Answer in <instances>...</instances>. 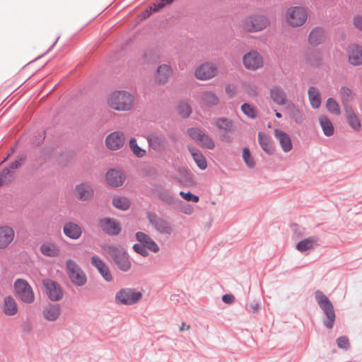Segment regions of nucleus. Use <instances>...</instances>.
I'll list each match as a JSON object with an SVG mask.
<instances>
[{
    "instance_id": "nucleus-62",
    "label": "nucleus",
    "mask_w": 362,
    "mask_h": 362,
    "mask_svg": "<svg viewBox=\"0 0 362 362\" xmlns=\"http://www.w3.org/2000/svg\"><path fill=\"white\" fill-rule=\"evenodd\" d=\"M275 115L278 118H281L282 117V115L280 112H275Z\"/></svg>"
},
{
    "instance_id": "nucleus-32",
    "label": "nucleus",
    "mask_w": 362,
    "mask_h": 362,
    "mask_svg": "<svg viewBox=\"0 0 362 362\" xmlns=\"http://www.w3.org/2000/svg\"><path fill=\"white\" fill-rule=\"evenodd\" d=\"M214 124L220 131L225 132H232L234 129V124L233 121L226 117L215 118Z\"/></svg>"
},
{
    "instance_id": "nucleus-7",
    "label": "nucleus",
    "mask_w": 362,
    "mask_h": 362,
    "mask_svg": "<svg viewBox=\"0 0 362 362\" xmlns=\"http://www.w3.org/2000/svg\"><path fill=\"white\" fill-rule=\"evenodd\" d=\"M142 298V293L132 288H124L115 294V300L118 305H133Z\"/></svg>"
},
{
    "instance_id": "nucleus-13",
    "label": "nucleus",
    "mask_w": 362,
    "mask_h": 362,
    "mask_svg": "<svg viewBox=\"0 0 362 362\" xmlns=\"http://www.w3.org/2000/svg\"><path fill=\"white\" fill-rule=\"evenodd\" d=\"M45 293L51 301H59L62 299L64 293L61 286L55 281L49 279L42 280Z\"/></svg>"
},
{
    "instance_id": "nucleus-28",
    "label": "nucleus",
    "mask_w": 362,
    "mask_h": 362,
    "mask_svg": "<svg viewBox=\"0 0 362 362\" xmlns=\"http://www.w3.org/2000/svg\"><path fill=\"white\" fill-rule=\"evenodd\" d=\"M2 310L7 316H13L18 313V308L17 303L11 296H8L4 298Z\"/></svg>"
},
{
    "instance_id": "nucleus-35",
    "label": "nucleus",
    "mask_w": 362,
    "mask_h": 362,
    "mask_svg": "<svg viewBox=\"0 0 362 362\" xmlns=\"http://www.w3.org/2000/svg\"><path fill=\"white\" fill-rule=\"evenodd\" d=\"M319 121L324 134L327 136H332L334 132V128L328 117L325 115L321 116Z\"/></svg>"
},
{
    "instance_id": "nucleus-52",
    "label": "nucleus",
    "mask_w": 362,
    "mask_h": 362,
    "mask_svg": "<svg viewBox=\"0 0 362 362\" xmlns=\"http://www.w3.org/2000/svg\"><path fill=\"white\" fill-rule=\"evenodd\" d=\"M353 24L356 29L362 31V14H358L354 17Z\"/></svg>"
},
{
    "instance_id": "nucleus-1",
    "label": "nucleus",
    "mask_w": 362,
    "mask_h": 362,
    "mask_svg": "<svg viewBox=\"0 0 362 362\" xmlns=\"http://www.w3.org/2000/svg\"><path fill=\"white\" fill-rule=\"evenodd\" d=\"M101 248L105 253L109 255L110 259L119 270L126 272L130 269L132 263L129 255L122 247L112 244H103Z\"/></svg>"
},
{
    "instance_id": "nucleus-59",
    "label": "nucleus",
    "mask_w": 362,
    "mask_h": 362,
    "mask_svg": "<svg viewBox=\"0 0 362 362\" xmlns=\"http://www.w3.org/2000/svg\"><path fill=\"white\" fill-rule=\"evenodd\" d=\"M222 140H224V141H226L227 142H230L231 141V138L228 135L223 134L222 136Z\"/></svg>"
},
{
    "instance_id": "nucleus-50",
    "label": "nucleus",
    "mask_w": 362,
    "mask_h": 362,
    "mask_svg": "<svg viewBox=\"0 0 362 362\" xmlns=\"http://www.w3.org/2000/svg\"><path fill=\"white\" fill-rule=\"evenodd\" d=\"M133 250L142 257H147L148 255V249H146L144 245L141 243H136L133 245Z\"/></svg>"
},
{
    "instance_id": "nucleus-46",
    "label": "nucleus",
    "mask_w": 362,
    "mask_h": 362,
    "mask_svg": "<svg viewBox=\"0 0 362 362\" xmlns=\"http://www.w3.org/2000/svg\"><path fill=\"white\" fill-rule=\"evenodd\" d=\"M241 110H242L243 112L245 115H247L249 118L255 119L257 117L256 110L254 108V107H252L250 104L246 103H243L241 105Z\"/></svg>"
},
{
    "instance_id": "nucleus-63",
    "label": "nucleus",
    "mask_w": 362,
    "mask_h": 362,
    "mask_svg": "<svg viewBox=\"0 0 362 362\" xmlns=\"http://www.w3.org/2000/svg\"><path fill=\"white\" fill-rule=\"evenodd\" d=\"M44 139H45V136H43V138L41 139V141L38 142V144H40L41 143H42Z\"/></svg>"
},
{
    "instance_id": "nucleus-41",
    "label": "nucleus",
    "mask_w": 362,
    "mask_h": 362,
    "mask_svg": "<svg viewBox=\"0 0 362 362\" xmlns=\"http://www.w3.org/2000/svg\"><path fill=\"white\" fill-rule=\"evenodd\" d=\"M129 148L137 157L141 158L146 154V151L139 147L135 138H131Z\"/></svg>"
},
{
    "instance_id": "nucleus-5",
    "label": "nucleus",
    "mask_w": 362,
    "mask_h": 362,
    "mask_svg": "<svg viewBox=\"0 0 362 362\" xmlns=\"http://www.w3.org/2000/svg\"><path fill=\"white\" fill-rule=\"evenodd\" d=\"M16 296L23 303L31 304L35 301L33 290L28 282L23 279H17L13 284Z\"/></svg>"
},
{
    "instance_id": "nucleus-44",
    "label": "nucleus",
    "mask_w": 362,
    "mask_h": 362,
    "mask_svg": "<svg viewBox=\"0 0 362 362\" xmlns=\"http://www.w3.org/2000/svg\"><path fill=\"white\" fill-rule=\"evenodd\" d=\"M327 108L329 112L335 115H339L341 114L339 104L332 98L327 100Z\"/></svg>"
},
{
    "instance_id": "nucleus-58",
    "label": "nucleus",
    "mask_w": 362,
    "mask_h": 362,
    "mask_svg": "<svg viewBox=\"0 0 362 362\" xmlns=\"http://www.w3.org/2000/svg\"><path fill=\"white\" fill-rule=\"evenodd\" d=\"M182 211L185 214L190 215L193 212V208L191 205L188 204L186 207L182 209Z\"/></svg>"
},
{
    "instance_id": "nucleus-51",
    "label": "nucleus",
    "mask_w": 362,
    "mask_h": 362,
    "mask_svg": "<svg viewBox=\"0 0 362 362\" xmlns=\"http://www.w3.org/2000/svg\"><path fill=\"white\" fill-rule=\"evenodd\" d=\"M337 344L339 348L345 350H348L350 346L349 339L346 336L339 337L337 339Z\"/></svg>"
},
{
    "instance_id": "nucleus-26",
    "label": "nucleus",
    "mask_w": 362,
    "mask_h": 362,
    "mask_svg": "<svg viewBox=\"0 0 362 362\" xmlns=\"http://www.w3.org/2000/svg\"><path fill=\"white\" fill-rule=\"evenodd\" d=\"M42 315L45 320L50 322L56 321L61 315V306L59 304H48L44 307Z\"/></svg>"
},
{
    "instance_id": "nucleus-11",
    "label": "nucleus",
    "mask_w": 362,
    "mask_h": 362,
    "mask_svg": "<svg viewBox=\"0 0 362 362\" xmlns=\"http://www.w3.org/2000/svg\"><path fill=\"white\" fill-rule=\"evenodd\" d=\"M153 191L156 193L158 198L163 203L170 206L175 210L180 209V205L182 202L175 197L170 189L165 188L161 185H156L153 187Z\"/></svg>"
},
{
    "instance_id": "nucleus-21",
    "label": "nucleus",
    "mask_w": 362,
    "mask_h": 362,
    "mask_svg": "<svg viewBox=\"0 0 362 362\" xmlns=\"http://www.w3.org/2000/svg\"><path fill=\"white\" fill-rule=\"evenodd\" d=\"M105 179L110 186L117 187L123 185L125 175L120 170L110 169L107 172Z\"/></svg>"
},
{
    "instance_id": "nucleus-9",
    "label": "nucleus",
    "mask_w": 362,
    "mask_h": 362,
    "mask_svg": "<svg viewBox=\"0 0 362 362\" xmlns=\"http://www.w3.org/2000/svg\"><path fill=\"white\" fill-rule=\"evenodd\" d=\"M244 68L248 71H257L264 65L263 56L257 50L252 49L245 53L242 58Z\"/></svg>"
},
{
    "instance_id": "nucleus-55",
    "label": "nucleus",
    "mask_w": 362,
    "mask_h": 362,
    "mask_svg": "<svg viewBox=\"0 0 362 362\" xmlns=\"http://www.w3.org/2000/svg\"><path fill=\"white\" fill-rule=\"evenodd\" d=\"M24 333L30 334L33 331V325L30 322L26 321L21 326Z\"/></svg>"
},
{
    "instance_id": "nucleus-49",
    "label": "nucleus",
    "mask_w": 362,
    "mask_h": 362,
    "mask_svg": "<svg viewBox=\"0 0 362 362\" xmlns=\"http://www.w3.org/2000/svg\"><path fill=\"white\" fill-rule=\"evenodd\" d=\"M179 194L182 197V198L187 202L197 203L199 201V197L190 192H185L181 191L180 192Z\"/></svg>"
},
{
    "instance_id": "nucleus-20",
    "label": "nucleus",
    "mask_w": 362,
    "mask_h": 362,
    "mask_svg": "<svg viewBox=\"0 0 362 362\" xmlns=\"http://www.w3.org/2000/svg\"><path fill=\"white\" fill-rule=\"evenodd\" d=\"M90 263L94 267L103 279L107 282L112 280V276L108 266L98 256H93L90 259Z\"/></svg>"
},
{
    "instance_id": "nucleus-25",
    "label": "nucleus",
    "mask_w": 362,
    "mask_h": 362,
    "mask_svg": "<svg viewBox=\"0 0 362 362\" xmlns=\"http://www.w3.org/2000/svg\"><path fill=\"white\" fill-rule=\"evenodd\" d=\"M136 238L148 250L155 253L159 251L160 247L148 235L139 231L136 233Z\"/></svg>"
},
{
    "instance_id": "nucleus-23",
    "label": "nucleus",
    "mask_w": 362,
    "mask_h": 362,
    "mask_svg": "<svg viewBox=\"0 0 362 362\" xmlns=\"http://www.w3.org/2000/svg\"><path fill=\"white\" fill-rule=\"evenodd\" d=\"M326 40V33L322 27H315L312 29L308 35V43L313 47H316L323 43Z\"/></svg>"
},
{
    "instance_id": "nucleus-53",
    "label": "nucleus",
    "mask_w": 362,
    "mask_h": 362,
    "mask_svg": "<svg viewBox=\"0 0 362 362\" xmlns=\"http://www.w3.org/2000/svg\"><path fill=\"white\" fill-rule=\"evenodd\" d=\"M259 308V303L253 301L251 303L246 305V310L250 313H255L258 311Z\"/></svg>"
},
{
    "instance_id": "nucleus-40",
    "label": "nucleus",
    "mask_w": 362,
    "mask_h": 362,
    "mask_svg": "<svg viewBox=\"0 0 362 362\" xmlns=\"http://www.w3.org/2000/svg\"><path fill=\"white\" fill-rule=\"evenodd\" d=\"M177 112L182 117L187 118L192 112V108L187 103L182 101L177 106Z\"/></svg>"
},
{
    "instance_id": "nucleus-34",
    "label": "nucleus",
    "mask_w": 362,
    "mask_h": 362,
    "mask_svg": "<svg viewBox=\"0 0 362 362\" xmlns=\"http://www.w3.org/2000/svg\"><path fill=\"white\" fill-rule=\"evenodd\" d=\"M258 141L262 148L268 154H272L274 151V148L270 142L269 136L262 132L258 133Z\"/></svg>"
},
{
    "instance_id": "nucleus-39",
    "label": "nucleus",
    "mask_w": 362,
    "mask_h": 362,
    "mask_svg": "<svg viewBox=\"0 0 362 362\" xmlns=\"http://www.w3.org/2000/svg\"><path fill=\"white\" fill-rule=\"evenodd\" d=\"M190 152L197 166L201 170H205L207 167V163L204 157L197 150H190Z\"/></svg>"
},
{
    "instance_id": "nucleus-43",
    "label": "nucleus",
    "mask_w": 362,
    "mask_h": 362,
    "mask_svg": "<svg viewBox=\"0 0 362 362\" xmlns=\"http://www.w3.org/2000/svg\"><path fill=\"white\" fill-rule=\"evenodd\" d=\"M243 159L249 168H253L255 166V162L251 156L249 148L247 147L243 149Z\"/></svg>"
},
{
    "instance_id": "nucleus-31",
    "label": "nucleus",
    "mask_w": 362,
    "mask_h": 362,
    "mask_svg": "<svg viewBox=\"0 0 362 362\" xmlns=\"http://www.w3.org/2000/svg\"><path fill=\"white\" fill-rule=\"evenodd\" d=\"M64 233L69 238L76 240L80 238L82 234L81 228L76 223L73 222L66 223L64 226Z\"/></svg>"
},
{
    "instance_id": "nucleus-27",
    "label": "nucleus",
    "mask_w": 362,
    "mask_h": 362,
    "mask_svg": "<svg viewBox=\"0 0 362 362\" xmlns=\"http://www.w3.org/2000/svg\"><path fill=\"white\" fill-rule=\"evenodd\" d=\"M13 229L7 226H0V249L6 248L13 240Z\"/></svg>"
},
{
    "instance_id": "nucleus-48",
    "label": "nucleus",
    "mask_w": 362,
    "mask_h": 362,
    "mask_svg": "<svg viewBox=\"0 0 362 362\" xmlns=\"http://www.w3.org/2000/svg\"><path fill=\"white\" fill-rule=\"evenodd\" d=\"M270 97L279 105H284L286 103L284 92H270Z\"/></svg>"
},
{
    "instance_id": "nucleus-15",
    "label": "nucleus",
    "mask_w": 362,
    "mask_h": 362,
    "mask_svg": "<svg viewBox=\"0 0 362 362\" xmlns=\"http://www.w3.org/2000/svg\"><path fill=\"white\" fill-rule=\"evenodd\" d=\"M100 229L110 236H115L120 233L121 227L119 223L110 217L100 218L98 221Z\"/></svg>"
},
{
    "instance_id": "nucleus-60",
    "label": "nucleus",
    "mask_w": 362,
    "mask_h": 362,
    "mask_svg": "<svg viewBox=\"0 0 362 362\" xmlns=\"http://www.w3.org/2000/svg\"><path fill=\"white\" fill-rule=\"evenodd\" d=\"M189 325H185V324L183 322L182 324V325L180 327V331H182L184 329H189Z\"/></svg>"
},
{
    "instance_id": "nucleus-22",
    "label": "nucleus",
    "mask_w": 362,
    "mask_h": 362,
    "mask_svg": "<svg viewBox=\"0 0 362 362\" xmlns=\"http://www.w3.org/2000/svg\"><path fill=\"white\" fill-rule=\"evenodd\" d=\"M75 195L81 201H88L94 195L92 186L88 183H81L76 186Z\"/></svg>"
},
{
    "instance_id": "nucleus-54",
    "label": "nucleus",
    "mask_w": 362,
    "mask_h": 362,
    "mask_svg": "<svg viewBox=\"0 0 362 362\" xmlns=\"http://www.w3.org/2000/svg\"><path fill=\"white\" fill-rule=\"evenodd\" d=\"M341 100L345 106L346 105H348L347 103L349 100H351V98L353 97V92H341Z\"/></svg>"
},
{
    "instance_id": "nucleus-17",
    "label": "nucleus",
    "mask_w": 362,
    "mask_h": 362,
    "mask_svg": "<svg viewBox=\"0 0 362 362\" xmlns=\"http://www.w3.org/2000/svg\"><path fill=\"white\" fill-rule=\"evenodd\" d=\"M125 138L122 132H114L110 134L105 139V144L107 148L116 151L123 146Z\"/></svg>"
},
{
    "instance_id": "nucleus-19",
    "label": "nucleus",
    "mask_w": 362,
    "mask_h": 362,
    "mask_svg": "<svg viewBox=\"0 0 362 362\" xmlns=\"http://www.w3.org/2000/svg\"><path fill=\"white\" fill-rule=\"evenodd\" d=\"M348 62L354 66L362 64V46L351 44L347 48Z\"/></svg>"
},
{
    "instance_id": "nucleus-24",
    "label": "nucleus",
    "mask_w": 362,
    "mask_h": 362,
    "mask_svg": "<svg viewBox=\"0 0 362 362\" xmlns=\"http://www.w3.org/2000/svg\"><path fill=\"white\" fill-rule=\"evenodd\" d=\"M274 134L284 152H289L292 149L293 144L291 139L287 133L279 129H275L274 130Z\"/></svg>"
},
{
    "instance_id": "nucleus-6",
    "label": "nucleus",
    "mask_w": 362,
    "mask_h": 362,
    "mask_svg": "<svg viewBox=\"0 0 362 362\" xmlns=\"http://www.w3.org/2000/svg\"><path fill=\"white\" fill-rule=\"evenodd\" d=\"M67 274L71 281L77 286H83L87 282V276L76 262L69 259L65 262Z\"/></svg>"
},
{
    "instance_id": "nucleus-64",
    "label": "nucleus",
    "mask_w": 362,
    "mask_h": 362,
    "mask_svg": "<svg viewBox=\"0 0 362 362\" xmlns=\"http://www.w3.org/2000/svg\"><path fill=\"white\" fill-rule=\"evenodd\" d=\"M228 93H232V94H230V97L234 96V93H235V92H228Z\"/></svg>"
},
{
    "instance_id": "nucleus-18",
    "label": "nucleus",
    "mask_w": 362,
    "mask_h": 362,
    "mask_svg": "<svg viewBox=\"0 0 362 362\" xmlns=\"http://www.w3.org/2000/svg\"><path fill=\"white\" fill-rule=\"evenodd\" d=\"M25 160L24 156H21L13 162L11 163L8 167L4 168L0 173V186L6 182H10L13 177V173L11 170L18 168Z\"/></svg>"
},
{
    "instance_id": "nucleus-30",
    "label": "nucleus",
    "mask_w": 362,
    "mask_h": 362,
    "mask_svg": "<svg viewBox=\"0 0 362 362\" xmlns=\"http://www.w3.org/2000/svg\"><path fill=\"white\" fill-rule=\"evenodd\" d=\"M40 252L45 256L49 257H57L60 255L59 247L54 243L45 242L40 246Z\"/></svg>"
},
{
    "instance_id": "nucleus-4",
    "label": "nucleus",
    "mask_w": 362,
    "mask_h": 362,
    "mask_svg": "<svg viewBox=\"0 0 362 362\" xmlns=\"http://www.w3.org/2000/svg\"><path fill=\"white\" fill-rule=\"evenodd\" d=\"M107 102L111 108L119 111H125L133 106L134 95L130 92H112Z\"/></svg>"
},
{
    "instance_id": "nucleus-61",
    "label": "nucleus",
    "mask_w": 362,
    "mask_h": 362,
    "mask_svg": "<svg viewBox=\"0 0 362 362\" xmlns=\"http://www.w3.org/2000/svg\"><path fill=\"white\" fill-rule=\"evenodd\" d=\"M177 297H178V296H177V295H172L170 296V300H178Z\"/></svg>"
},
{
    "instance_id": "nucleus-2",
    "label": "nucleus",
    "mask_w": 362,
    "mask_h": 362,
    "mask_svg": "<svg viewBox=\"0 0 362 362\" xmlns=\"http://www.w3.org/2000/svg\"><path fill=\"white\" fill-rule=\"evenodd\" d=\"M308 18V10L302 6H293L288 8L284 13V21L291 28L303 26Z\"/></svg>"
},
{
    "instance_id": "nucleus-57",
    "label": "nucleus",
    "mask_w": 362,
    "mask_h": 362,
    "mask_svg": "<svg viewBox=\"0 0 362 362\" xmlns=\"http://www.w3.org/2000/svg\"><path fill=\"white\" fill-rule=\"evenodd\" d=\"M234 299L235 298L232 294H225L222 296V300L227 304L232 303Z\"/></svg>"
},
{
    "instance_id": "nucleus-38",
    "label": "nucleus",
    "mask_w": 362,
    "mask_h": 362,
    "mask_svg": "<svg viewBox=\"0 0 362 362\" xmlns=\"http://www.w3.org/2000/svg\"><path fill=\"white\" fill-rule=\"evenodd\" d=\"M202 100L203 103L209 107L214 106L218 103V98L214 92H203Z\"/></svg>"
},
{
    "instance_id": "nucleus-47",
    "label": "nucleus",
    "mask_w": 362,
    "mask_h": 362,
    "mask_svg": "<svg viewBox=\"0 0 362 362\" xmlns=\"http://www.w3.org/2000/svg\"><path fill=\"white\" fill-rule=\"evenodd\" d=\"M204 133L203 131L196 127H191L187 129L189 136L197 143H198Z\"/></svg>"
},
{
    "instance_id": "nucleus-12",
    "label": "nucleus",
    "mask_w": 362,
    "mask_h": 362,
    "mask_svg": "<svg viewBox=\"0 0 362 362\" xmlns=\"http://www.w3.org/2000/svg\"><path fill=\"white\" fill-rule=\"evenodd\" d=\"M269 25L267 17L263 15H256L247 17L243 22V28L250 33L259 32Z\"/></svg>"
},
{
    "instance_id": "nucleus-10",
    "label": "nucleus",
    "mask_w": 362,
    "mask_h": 362,
    "mask_svg": "<svg viewBox=\"0 0 362 362\" xmlns=\"http://www.w3.org/2000/svg\"><path fill=\"white\" fill-rule=\"evenodd\" d=\"M146 218L149 224L158 233L163 235H170L173 232V227L169 221L163 217L159 216L155 212H147Z\"/></svg>"
},
{
    "instance_id": "nucleus-8",
    "label": "nucleus",
    "mask_w": 362,
    "mask_h": 362,
    "mask_svg": "<svg viewBox=\"0 0 362 362\" xmlns=\"http://www.w3.org/2000/svg\"><path fill=\"white\" fill-rule=\"evenodd\" d=\"M218 74L216 64L212 62H204L198 65L194 71V77L200 81H209Z\"/></svg>"
},
{
    "instance_id": "nucleus-42",
    "label": "nucleus",
    "mask_w": 362,
    "mask_h": 362,
    "mask_svg": "<svg viewBox=\"0 0 362 362\" xmlns=\"http://www.w3.org/2000/svg\"><path fill=\"white\" fill-rule=\"evenodd\" d=\"M197 144L207 149H213L215 147L213 139L205 133L203 134Z\"/></svg>"
},
{
    "instance_id": "nucleus-3",
    "label": "nucleus",
    "mask_w": 362,
    "mask_h": 362,
    "mask_svg": "<svg viewBox=\"0 0 362 362\" xmlns=\"http://www.w3.org/2000/svg\"><path fill=\"white\" fill-rule=\"evenodd\" d=\"M315 300L323 311L326 318L323 321L325 327L329 329H332L336 319L334 306L329 299L320 291L315 292Z\"/></svg>"
},
{
    "instance_id": "nucleus-36",
    "label": "nucleus",
    "mask_w": 362,
    "mask_h": 362,
    "mask_svg": "<svg viewBox=\"0 0 362 362\" xmlns=\"http://www.w3.org/2000/svg\"><path fill=\"white\" fill-rule=\"evenodd\" d=\"M112 205L119 210L126 211L130 207L131 202L125 197L115 196L112 198Z\"/></svg>"
},
{
    "instance_id": "nucleus-29",
    "label": "nucleus",
    "mask_w": 362,
    "mask_h": 362,
    "mask_svg": "<svg viewBox=\"0 0 362 362\" xmlns=\"http://www.w3.org/2000/svg\"><path fill=\"white\" fill-rule=\"evenodd\" d=\"M345 114L349 126L355 131H359L361 128L360 119L349 105H345Z\"/></svg>"
},
{
    "instance_id": "nucleus-33",
    "label": "nucleus",
    "mask_w": 362,
    "mask_h": 362,
    "mask_svg": "<svg viewBox=\"0 0 362 362\" xmlns=\"http://www.w3.org/2000/svg\"><path fill=\"white\" fill-rule=\"evenodd\" d=\"M317 241L318 240L317 238L313 236L310 237L298 242L296 245V248L299 252H303L314 248L315 246L317 245Z\"/></svg>"
},
{
    "instance_id": "nucleus-45",
    "label": "nucleus",
    "mask_w": 362,
    "mask_h": 362,
    "mask_svg": "<svg viewBox=\"0 0 362 362\" xmlns=\"http://www.w3.org/2000/svg\"><path fill=\"white\" fill-rule=\"evenodd\" d=\"M311 106L316 109L320 106L321 97L320 92H308Z\"/></svg>"
},
{
    "instance_id": "nucleus-14",
    "label": "nucleus",
    "mask_w": 362,
    "mask_h": 362,
    "mask_svg": "<svg viewBox=\"0 0 362 362\" xmlns=\"http://www.w3.org/2000/svg\"><path fill=\"white\" fill-rule=\"evenodd\" d=\"M146 139L149 148L156 152H161L166 148L168 141L165 134L160 131L148 134Z\"/></svg>"
},
{
    "instance_id": "nucleus-37",
    "label": "nucleus",
    "mask_w": 362,
    "mask_h": 362,
    "mask_svg": "<svg viewBox=\"0 0 362 362\" xmlns=\"http://www.w3.org/2000/svg\"><path fill=\"white\" fill-rule=\"evenodd\" d=\"M175 0H160L159 2L154 4L146 9L142 14V18H146L151 14L152 11H157L164 6L171 4Z\"/></svg>"
},
{
    "instance_id": "nucleus-56",
    "label": "nucleus",
    "mask_w": 362,
    "mask_h": 362,
    "mask_svg": "<svg viewBox=\"0 0 362 362\" xmlns=\"http://www.w3.org/2000/svg\"><path fill=\"white\" fill-rule=\"evenodd\" d=\"M292 119L296 122V123H301L303 121V117L300 114V112L298 110H296L293 112L292 114Z\"/></svg>"
},
{
    "instance_id": "nucleus-16",
    "label": "nucleus",
    "mask_w": 362,
    "mask_h": 362,
    "mask_svg": "<svg viewBox=\"0 0 362 362\" xmlns=\"http://www.w3.org/2000/svg\"><path fill=\"white\" fill-rule=\"evenodd\" d=\"M173 74V68L170 64H162L159 65L154 74L156 83L161 85L165 84Z\"/></svg>"
}]
</instances>
